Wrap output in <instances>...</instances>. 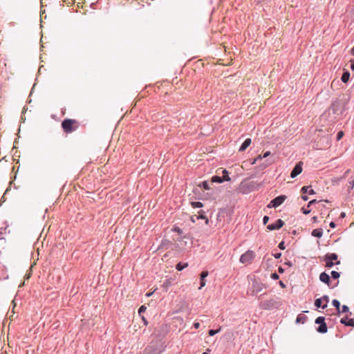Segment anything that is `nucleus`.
I'll use <instances>...</instances> for the list:
<instances>
[{
  "mask_svg": "<svg viewBox=\"0 0 354 354\" xmlns=\"http://www.w3.org/2000/svg\"><path fill=\"white\" fill-rule=\"evenodd\" d=\"M80 126V123L75 119H64L62 122V127L66 133H71L76 131Z\"/></svg>",
  "mask_w": 354,
  "mask_h": 354,
  "instance_id": "f257e3e1",
  "label": "nucleus"
},
{
  "mask_svg": "<svg viewBox=\"0 0 354 354\" xmlns=\"http://www.w3.org/2000/svg\"><path fill=\"white\" fill-rule=\"evenodd\" d=\"M261 185V183L255 181L247 182L244 180L240 185V190L241 192L243 194H248L249 192L257 190Z\"/></svg>",
  "mask_w": 354,
  "mask_h": 354,
  "instance_id": "f03ea898",
  "label": "nucleus"
},
{
  "mask_svg": "<svg viewBox=\"0 0 354 354\" xmlns=\"http://www.w3.org/2000/svg\"><path fill=\"white\" fill-rule=\"evenodd\" d=\"M281 305L279 300L275 299H270L261 301L259 306L264 310H271L278 308Z\"/></svg>",
  "mask_w": 354,
  "mask_h": 354,
  "instance_id": "7ed1b4c3",
  "label": "nucleus"
},
{
  "mask_svg": "<svg viewBox=\"0 0 354 354\" xmlns=\"http://www.w3.org/2000/svg\"><path fill=\"white\" fill-rule=\"evenodd\" d=\"M255 257V254L252 250H248L240 257V262L242 263H251Z\"/></svg>",
  "mask_w": 354,
  "mask_h": 354,
  "instance_id": "20e7f679",
  "label": "nucleus"
},
{
  "mask_svg": "<svg viewBox=\"0 0 354 354\" xmlns=\"http://www.w3.org/2000/svg\"><path fill=\"white\" fill-rule=\"evenodd\" d=\"M266 288L265 284L263 283L258 281L257 280H254L252 283V292L253 295H257V293L260 292L263 290V288Z\"/></svg>",
  "mask_w": 354,
  "mask_h": 354,
  "instance_id": "39448f33",
  "label": "nucleus"
},
{
  "mask_svg": "<svg viewBox=\"0 0 354 354\" xmlns=\"http://www.w3.org/2000/svg\"><path fill=\"white\" fill-rule=\"evenodd\" d=\"M286 198V196L284 195L279 196L271 201L268 207H277L284 202Z\"/></svg>",
  "mask_w": 354,
  "mask_h": 354,
  "instance_id": "423d86ee",
  "label": "nucleus"
},
{
  "mask_svg": "<svg viewBox=\"0 0 354 354\" xmlns=\"http://www.w3.org/2000/svg\"><path fill=\"white\" fill-rule=\"evenodd\" d=\"M182 232L178 228V247L184 248L187 245H191L192 241L189 237L184 236L182 239H180V236H181Z\"/></svg>",
  "mask_w": 354,
  "mask_h": 354,
  "instance_id": "0eeeda50",
  "label": "nucleus"
},
{
  "mask_svg": "<svg viewBox=\"0 0 354 354\" xmlns=\"http://www.w3.org/2000/svg\"><path fill=\"white\" fill-rule=\"evenodd\" d=\"M302 162H299L295 166V167L293 168V169L292 170L291 173H290V177L292 178H295L296 176H297L299 174H300L302 171Z\"/></svg>",
  "mask_w": 354,
  "mask_h": 354,
  "instance_id": "6e6552de",
  "label": "nucleus"
},
{
  "mask_svg": "<svg viewBox=\"0 0 354 354\" xmlns=\"http://www.w3.org/2000/svg\"><path fill=\"white\" fill-rule=\"evenodd\" d=\"M160 350L154 345L148 346L144 351L143 354H160Z\"/></svg>",
  "mask_w": 354,
  "mask_h": 354,
  "instance_id": "1a4fd4ad",
  "label": "nucleus"
},
{
  "mask_svg": "<svg viewBox=\"0 0 354 354\" xmlns=\"http://www.w3.org/2000/svg\"><path fill=\"white\" fill-rule=\"evenodd\" d=\"M284 222L281 219H277L274 223L270 224L267 226L269 230H279L283 227Z\"/></svg>",
  "mask_w": 354,
  "mask_h": 354,
  "instance_id": "9d476101",
  "label": "nucleus"
},
{
  "mask_svg": "<svg viewBox=\"0 0 354 354\" xmlns=\"http://www.w3.org/2000/svg\"><path fill=\"white\" fill-rule=\"evenodd\" d=\"M319 279L322 282L326 283L328 286H329L330 279V276L326 273L325 272H322L319 275Z\"/></svg>",
  "mask_w": 354,
  "mask_h": 354,
  "instance_id": "9b49d317",
  "label": "nucleus"
},
{
  "mask_svg": "<svg viewBox=\"0 0 354 354\" xmlns=\"http://www.w3.org/2000/svg\"><path fill=\"white\" fill-rule=\"evenodd\" d=\"M340 323L347 326H354V319H348L347 317L342 318Z\"/></svg>",
  "mask_w": 354,
  "mask_h": 354,
  "instance_id": "f8f14e48",
  "label": "nucleus"
},
{
  "mask_svg": "<svg viewBox=\"0 0 354 354\" xmlns=\"http://www.w3.org/2000/svg\"><path fill=\"white\" fill-rule=\"evenodd\" d=\"M324 261H325L326 267H327V268H332L335 264H336V265L340 264L339 261H337L335 263H333V261L332 260H330V259H326V256H324Z\"/></svg>",
  "mask_w": 354,
  "mask_h": 354,
  "instance_id": "ddd939ff",
  "label": "nucleus"
},
{
  "mask_svg": "<svg viewBox=\"0 0 354 354\" xmlns=\"http://www.w3.org/2000/svg\"><path fill=\"white\" fill-rule=\"evenodd\" d=\"M250 144H251V139L250 138H247L243 142V144L240 147L239 151H244L250 145Z\"/></svg>",
  "mask_w": 354,
  "mask_h": 354,
  "instance_id": "4468645a",
  "label": "nucleus"
},
{
  "mask_svg": "<svg viewBox=\"0 0 354 354\" xmlns=\"http://www.w3.org/2000/svg\"><path fill=\"white\" fill-rule=\"evenodd\" d=\"M301 192L303 193V194H305V193H308L310 195H314L315 194V192L311 189V187L310 186H304L301 189Z\"/></svg>",
  "mask_w": 354,
  "mask_h": 354,
  "instance_id": "2eb2a0df",
  "label": "nucleus"
},
{
  "mask_svg": "<svg viewBox=\"0 0 354 354\" xmlns=\"http://www.w3.org/2000/svg\"><path fill=\"white\" fill-rule=\"evenodd\" d=\"M311 234L315 237L321 238L323 235V230L322 228L315 229L313 230Z\"/></svg>",
  "mask_w": 354,
  "mask_h": 354,
  "instance_id": "dca6fc26",
  "label": "nucleus"
},
{
  "mask_svg": "<svg viewBox=\"0 0 354 354\" xmlns=\"http://www.w3.org/2000/svg\"><path fill=\"white\" fill-rule=\"evenodd\" d=\"M327 330L328 328L325 322L322 323V324H320L319 327L317 328V331L319 333H326Z\"/></svg>",
  "mask_w": 354,
  "mask_h": 354,
  "instance_id": "f3484780",
  "label": "nucleus"
},
{
  "mask_svg": "<svg viewBox=\"0 0 354 354\" xmlns=\"http://www.w3.org/2000/svg\"><path fill=\"white\" fill-rule=\"evenodd\" d=\"M223 181H225V180L223 178V177H221V176H214L211 178V182L212 183H221Z\"/></svg>",
  "mask_w": 354,
  "mask_h": 354,
  "instance_id": "a211bd4d",
  "label": "nucleus"
},
{
  "mask_svg": "<svg viewBox=\"0 0 354 354\" xmlns=\"http://www.w3.org/2000/svg\"><path fill=\"white\" fill-rule=\"evenodd\" d=\"M349 77H350V73L348 71H346L344 72L343 74H342V81L344 82V83H346L348 80H349Z\"/></svg>",
  "mask_w": 354,
  "mask_h": 354,
  "instance_id": "6ab92c4d",
  "label": "nucleus"
},
{
  "mask_svg": "<svg viewBox=\"0 0 354 354\" xmlns=\"http://www.w3.org/2000/svg\"><path fill=\"white\" fill-rule=\"evenodd\" d=\"M326 257V259H330V260L336 261L337 260L338 256L335 253H328L325 255Z\"/></svg>",
  "mask_w": 354,
  "mask_h": 354,
  "instance_id": "aec40b11",
  "label": "nucleus"
},
{
  "mask_svg": "<svg viewBox=\"0 0 354 354\" xmlns=\"http://www.w3.org/2000/svg\"><path fill=\"white\" fill-rule=\"evenodd\" d=\"M320 299L322 301L325 302V304L322 306V308L325 309L327 307V304L329 302V297L328 295H324Z\"/></svg>",
  "mask_w": 354,
  "mask_h": 354,
  "instance_id": "412c9836",
  "label": "nucleus"
},
{
  "mask_svg": "<svg viewBox=\"0 0 354 354\" xmlns=\"http://www.w3.org/2000/svg\"><path fill=\"white\" fill-rule=\"evenodd\" d=\"M332 304L334 307L336 308L338 313L339 314L340 313V303L338 300L337 299H333V301H332Z\"/></svg>",
  "mask_w": 354,
  "mask_h": 354,
  "instance_id": "4be33fe9",
  "label": "nucleus"
},
{
  "mask_svg": "<svg viewBox=\"0 0 354 354\" xmlns=\"http://www.w3.org/2000/svg\"><path fill=\"white\" fill-rule=\"evenodd\" d=\"M198 187H203V189H204L205 190H209L210 189L209 183L207 181H203V182L201 183L198 185Z\"/></svg>",
  "mask_w": 354,
  "mask_h": 354,
  "instance_id": "5701e85b",
  "label": "nucleus"
},
{
  "mask_svg": "<svg viewBox=\"0 0 354 354\" xmlns=\"http://www.w3.org/2000/svg\"><path fill=\"white\" fill-rule=\"evenodd\" d=\"M222 173L223 174V178L224 179L225 181H230L231 178H230L229 176V173L228 171L226 170V169H223L222 171Z\"/></svg>",
  "mask_w": 354,
  "mask_h": 354,
  "instance_id": "b1692460",
  "label": "nucleus"
},
{
  "mask_svg": "<svg viewBox=\"0 0 354 354\" xmlns=\"http://www.w3.org/2000/svg\"><path fill=\"white\" fill-rule=\"evenodd\" d=\"M306 319H307V317L305 315H299L296 319V322L297 323L301 322L302 324H304L306 321Z\"/></svg>",
  "mask_w": 354,
  "mask_h": 354,
  "instance_id": "393cba45",
  "label": "nucleus"
},
{
  "mask_svg": "<svg viewBox=\"0 0 354 354\" xmlns=\"http://www.w3.org/2000/svg\"><path fill=\"white\" fill-rule=\"evenodd\" d=\"M315 324H322V323H324L325 322V318L324 317H318L315 321Z\"/></svg>",
  "mask_w": 354,
  "mask_h": 354,
  "instance_id": "a878e982",
  "label": "nucleus"
},
{
  "mask_svg": "<svg viewBox=\"0 0 354 354\" xmlns=\"http://www.w3.org/2000/svg\"><path fill=\"white\" fill-rule=\"evenodd\" d=\"M220 331H221V328L217 330L211 329L209 330L208 334L209 336H214V335L219 333Z\"/></svg>",
  "mask_w": 354,
  "mask_h": 354,
  "instance_id": "bb28decb",
  "label": "nucleus"
},
{
  "mask_svg": "<svg viewBox=\"0 0 354 354\" xmlns=\"http://www.w3.org/2000/svg\"><path fill=\"white\" fill-rule=\"evenodd\" d=\"M322 299L320 298L317 299L315 301V306L317 308H322V306H323V305H322Z\"/></svg>",
  "mask_w": 354,
  "mask_h": 354,
  "instance_id": "cd10ccee",
  "label": "nucleus"
},
{
  "mask_svg": "<svg viewBox=\"0 0 354 354\" xmlns=\"http://www.w3.org/2000/svg\"><path fill=\"white\" fill-rule=\"evenodd\" d=\"M331 276L333 279H338L339 277V273L337 271L333 270L331 272Z\"/></svg>",
  "mask_w": 354,
  "mask_h": 354,
  "instance_id": "c85d7f7f",
  "label": "nucleus"
},
{
  "mask_svg": "<svg viewBox=\"0 0 354 354\" xmlns=\"http://www.w3.org/2000/svg\"><path fill=\"white\" fill-rule=\"evenodd\" d=\"M192 205L194 207H203V203L201 202H193L192 203Z\"/></svg>",
  "mask_w": 354,
  "mask_h": 354,
  "instance_id": "c756f323",
  "label": "nucleus"
},
{
  "mask_svg": "<svg viewBox=\"0 0 354 354\" xmlns=\"http://www.w3.org/2000/svg\"><path fill=\"white\" fill-rule=\"evenodd\" d=\"M301 212L304 214H308L311 212V209H309L308 207H307V208L302 207L301 208Z\"/></svg>",
  "mask_w": 354,
  "mask_h": 354,
  "instance_id": "7c9ffc66",
  "label": "nucleus"
},
{
  "mask_svg": "<svg viewBox=\"0 0 354 354\" xmlns=\"http://www.w3.org/2000/svg\"><path fill=\"white\" fill-rule=\"evenodd\" d=\"M208 275L207 271H203L201 274V279H205V277H207Z\"/></svg>",
  "mask_w": 354,
  "mask_h": 354,
  "instance_id": "2f4dec72",
  "label": "nucleus"
},
{
  "mask_svg": "<svg viewBox=\"0 0 354 354\" xmlns=\"http://www.w3.org/2000/svg\"><path fill=\"white\" fill-rule=\"evenodd\" d=\"M348 187L351 189L354 188V179H350L348 181Z\"/></svg>",
  "mask_w": 354,
  "mask_h": 354,
  "instance_id": "473e14b6",
  "label": "nucleus"
},
{
  "mask_svg": "<svg viewBox=\"0 0 354 354\" xmlns=\"http://www.w3.org/2000/svg\"><path fill=\"white\" fill-rule=\"evenodd\" d=\"M349 311V308L346 306V305H343L342 307V313H347Z\"/></svg>",
  "mask_w": 354,
  "mask_h": 354,
  "instance_id": "72a5a7b5",
  "label": "nucleus"
},
{
  "mask_svg": "<svg viewBox=\"0 0 354 354\" xmlns=\"http://www.w3.org/2000/svg\"><path fill=\"white\" fill-rule=\"evenodd\" d=\"M146 309L147 308L145 306H141L139 308L138 313L141 315V313H144Z\"/></svg>",
  "mask_w": 354,
  "mask_h": 354,
  "instance_id": "f704fd0d",
  "label": "nucleus"
},
{
  "mask_svg": "<svg viewBox=\"0 0 354 354\" xmlns=\"http://www.w3.org/2000/svg\"><path fill=\"white\" fill-rule=\"evenodd\" d=\"M344 136L343 131H339L337 134V140H339Z\"/></svg>",
  "mask_w": 354,
  "mask_h": 354,
  "instance_id": "c9c22d12",
  "label": "nucleus"
},
{
  "mask_svg": "<svg viewBox=\"0 0 354 354\" xmlns=\"http://www.w3.org/2000/svg\"><path fill=\"white\" fill-rule=\"evenodd\" d=\"M199 218L205 219V223L208 224V219L204 215L201 214V215L197 216V219H199Z\"/></svg>",
  "mask_w": 354,
  "mask_h": 354,
  "instance_id": "e433bc0d",
  "label": "nucleus"
},
{
  "mask_svg": "<svg viewBox=\"0 0 354 354\" xmlns=\"http://www.w3.org/2000/svg\"><path fill=\"white\" fill-rule=\"evenodd\" d=\"M271 278L272 279L277 280L279 278V277L278 274H277L276 272H274V273L271 274Z\"/></svg>",
  "mask_w": 354,
  "mask_h": 354,
  "instance_id": "4c0bfd02",
  "label": "nucleus"
},
{
  "mask_svg": "<svg viewBox=\"0 0 354 354\" xmlns=\"http://www.w3.org/2000/svg\"><path fill=\"white\" fill-rule=\"evenodd\" d=\"M269 221V216H263V223L264 225L267 224V223Z\"/></svg>",
  "mask_w": 354,
  "mask_h": 354,
  "instance_id": "58836bf2",
  "label": "nucleus"
},
{
  "mask_svg": "<svg viewBox=\"0 0 354 354\" xmlns=\"http://www.w3.org/2000/svg\"><path fill=\"white\" fill-rule=\"evenodd\" d=\"M279 248L281 249V250H284L285 249V244H284V242L283 241H281L279 244Z\"/></svg>",
  "mask_w": 354,
  "mask_h": 354,
  "instance_id": "ea45409f",
  "label": "nucleus"
},
{
  "mask_svg": "<svg viewBox=\"0 0 354 354\" xmlns=\"http://www.w3.org/2000/svg\"><path fill=\"white\" fill-rule=\"evenodd\" d=\"M171 281L168 279L167 281L164 282V286L167 288L171 285Z\"/></svg>",
  "mask_w": 354,
  "mask_h": 354,
  "instance_id": "a19ab883",
  "label": "nucleus"
},
{
  "mask_svg": "<svg viewBox=\"0 0 354 354\" xmlns=\"http://www.w3.org/2000/svg\"><path fill=\"white\" fill-rule=\"evenodd\" d=\"M185 266H187V264L182 266L180 263H178V271L183 270Z\"/></svg>",
  "mask_w": 354,
  "mask_h": 354,
  "instance_id": "79ce46f5",
  "label": "nucleus"
},
{
  "mask_svg": "<svg viewBox=\"0 0 354 354\" xmlns=\"http://www.w3.org/2000/svg\"><path fill=\"white\" fill-rule=\"evenodd\" d=\"M317 203V200H315V199L312 200V201H310L308 203V206H307V207H309L310 205H313V204H315V203Z\"/></svg>",
  "mask_w": 354,
  "mask_h": 354,
  "instance_id": "37998d69",
  "label": "nucleus"
},
{
  "mask_svg": "<svg viewBox=\"0 0 354 354\" xmlns=\"http://www.w3.org/2000/svg\"><path fill=\"white\" fill-rule=\"evenodd\" d=\"M205 285V279H201V286L199 287V289H201L203 286Z\"/></svg>",
  "mask_w": 354,
  "mask_h": 354,
  "instance_id": "c03bdc74",
  "label": "nucleus"
},
{
  "mask_svg": "<svg viewBox=\"0 0 354 354\" xmlns=\"http://www.w3.org/2000/svg\"><path fill=\"white\" fill-rule=\"evenodd\" d=\"M275 259H279L281 256V253L277 252L273 254Z\"/></svg>",
  "mask_w": 354,
  "mask_h": 354,
  "instance_id": "a18cd8bd",
  "label": "nucleus"
},
{
  "mask_svg": "<svg viewBox=\"0 0 354 354\" xmlns=\"http://www.w3.org/2000/svg\"><path fill=\"white\" fill-rule=\"evenodd\" d=\"M262 158H263L261 156H257V158L254 160V161L252 162V164H254L257 160H262Z\"/></svg>",
  "mask_w": 354,
  "mask_h": 354,
  "instance_id": "49530a36",
  "label": "nucleus"
},
{
  "mask_svg": "<svg viewBox=\"0 0 354 354\" xmlns=\"http://www.w3.org/2000/svg\"><path fill=\"white\" fill-rule=\"evenodd\" d=\"M194 327L196 328V329H198L199 327H200V323L198 322H195L194 324Z\"/></svg>",
  "mask_w": 354,
  "mask_h": 354,
  "instance_id": "de8ad7c7",
  "label": "nucleus"
},
{
  "mask_svg": "<svg viewBox=\"0 0 354 354\" xmlns=\"http://www.w3.org/2000/svg\"><path fill=\"white\" fill-rule=\"evenodd\" d=\"M270 155V151H266L263 156V158H266L268 156H269Z\"/></svg>",
  "mask_w": 354,
  "mask_h": 354,
  "instance_id": "09e8293b",
  "label": "nucleus"
},
{
  "mask_svg": "<svg viewBox=\"0 0 354 354\" xmlns=\"http://www.w3.org/2000/svg\"><path fill=\"white\" fill-rule=\"evenodd\" d=\"M351 69L354 71V60H351Z\"/></svg>",
  "mask_w": 354,
  "mask_h": 354,
  "instance_id": "8fccbe9b",
  "label": "nucleus"
},
{
  "mask_svg": "<svg viewBox=\"0 0 354 354\" xmlns=\"http://www.w3.org/2000/svg\"><path fill=\"white\" fill-rule=\"evenodd\" d=\"M312 221L313 223H317V217L316 216H313L312 218Z\"/></svg>",
  "mask_w": 354,
  "mask_h": 354,
  "instance_id": "3c124183",
  "label": "nucleus"
},
{
  "mask_svg": "<svg viewBox=\"0 0 354 354\" xmlns=\"http://www.w3.org/2000/svg\"><path fill=\"white\" fill-rule=\"evenodd\" d=\"M329 225L330 227L334 228L335 227V223L333 221H332L330 223Z\"/></svg>",
  "mask_w": 354,
  "mask_h": 354,
  "instance_id": "603ef678",
  "label": "nucleus"
},
{
  "mask_svg": "<svg viewBox=\"0 0 354 354\" xmlns=\"http://www.w3.org/2000/svg\"><path fill=\"white\" fill-rule=\"evenodd\" d=\"M301 198L304 201H307L308 199V197L306 195H303Z\"/></svg>",
  "mask_w": 354,
  "mask_h": 354,
  "instance_id": "864d4df0",
  "label": "nucleus"
},
{
  "mask_svg": "<svg viewBox=\"0 0 354 354\" xmlns=\"http://www.w3.org/2000/svg\"><path fill=\"white\" fill-rule=\"evenodd\" d=\"M142 319L144 322L145 324L147 325V321L146 320V319L143 316L142 317Z\"/></svg>",
  "mask_w": 354,
  "mask_h": 354,
  "instance_id": "5fc2aeb1",
  "label": "nucleus"
},
{
  "mask_svg": "<svg viewBox=\"0 0 354 354\" xmlns=\"http://www.w3.org/2000/svg\"><path fill=\"white\" fill-rule=\"evenodd\" d=\"M30 275H31V273H30V272L27 273V274H26V279H29V278L30 277Z\"/></svg>",
  "mask_w": 354,
  "mask_h": 354,
  "instance_id": "6e6d98bb",
  "label": "nucleus"
},
{
  "mask_svg": "<svg viewBox=\"0 0 354 354\" xmlns=\"http://www.w3.org/2000/svg\"><path fill=\"white\" fill-rule=\"evenodd\" d=\"M279 284H280V286H281V287H283V288H284V287H285V284H284L281 281H279Z\"/></svg>",
  "mask_w": 354,
  "mask_h": 354,
  "instance_id": "4d7b16f0",
  "label": "nucleus"
},
{
  "mask_svg": "<svg viewBox=\"0 0 354 354\" xmlns=\"http://www.w3.org/2000/svg\"><path fill=\"white\" fill-rule=\"evenodd\" d=\"M345 216H346L345 212H342V214H341V215H340V217H342V218H344V217H345Z\"/></svg>",
  "mask_w": 354,
  "mask_h": 354,
  "instance_id": "13d9d810",
  "label": "nucleus"
},
{
  "mask_svg": "<svg viewBox=\"0 0 354 354\" xmlns=\"http://www.w3.org/2000/svg\"><path fill=\"white\" fill-rule=\"evenodd\" d=\"M279 272H283V269L281 267L279 268Z\"/></svg>",
  "mask_w": 354,
  "mask_h": 354,
  "instance_id": "bf43d9fd",
  "label": "nucleus"
},
{
  "mask_svg": "<svg viewBox=\"0 0 354 354\" xmlns=\"http://www.w3.org/2000/svg\"><path fill=\"white\" fill-rule=\"evenodd\" d=\"M351 54L353 55H354V46L353 47V48L351 49Z\"/></svg>",
  "mask_w": 354,
  "mask_h": 354,
  "instance_id": "052dcab7",
  "label": "nucleus"
},
{
  "mask_svg": "<svg viewBox=\"0 0 354 354\" xmlns=\"http://www.w3.org/2000/svg\"><path fill=\"white\" fill-rule=\"evenodd\" d=\"M151 294H152V293H151V292H150V293H147V297H149V296H151Z\"/></svg>",
  "mask_w": 354,
  "mask_h": 354,
  "instance_id": "680f3d73",
  "label": "nucleus"
},
{
  "mask_svg": "<svg viewBox=\"0 0 354 354\" xmlns=\"http://www.w3.org/2000/svg\"><path fill=\"white\" fill-rule=\"evenodd\" d=\"M348 172H349V170H347V171H346V173H345V174H348Z\"/></svg>",
  "mask_w": 354,
  "mask_h": 354,
  "instance_id": "e2e57ef3",
  "label": "nucleus"
},
{
  "mask_svg": "<svg viewBox=\"0 0 354 354\" xmlns=\"http://www.w3.org/2000/svg\"><path fill=\"white\" fill-rule=\"evenodd\" d=\"M203 354H209V353H207V352H204Z\"/></svg>",
  "mask_w": 354,
  "mask_h": 354,
  "instance_id": "0e129e2a",
  "label": "nucleus"
}]
</instances>
